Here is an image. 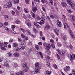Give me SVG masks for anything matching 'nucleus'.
<instances>
[{
	"instance_id": "nucleus-42",
	"label": "nucleus",
	"mask_w": 75,
	"mask_h": 75,
	"mask_svg": "<svg viewBox=\"0 0 75 75\" xmlns=\"http://www.w3.org/2000/svg\"><path fill=\"white\" fill-rule=\"evenodd\" d=\"M20 30L21 31L23 32V33H25V30L21 28Z\"/></svg>"
},
{
	"instance_id": "nucleus-59",
	"label": "nucleus",
	"mask_w": 75,
	"mask_h": 75,
	"mask_svg": "<svg viewBox=\"0 0 75 75\" xmlns=\"http://www.w3.org/2000/svg\"><path fill=\"white\" fill-rule=\"evenodd\" d=\"M69 47L70 49H72L73 48V46H72V45L71 44H70L69 45Z\"/></svg>"
},
{
	"instance_id": "nucleus-22",
	"label": "nucleus",
	"mask_w": 75,
	"mask_h": 75,
	"mask_svg": "<svg viewBox=\"0 0 75 75\" xmlns=\"http://www.w3.org/2000/svg\"><path fill=\"white\" fill-rule=\"evenodd\" d=\"M25 49V46H20L19 47V50H24Z\"/></svg>"
},
{
	"instance_id": "nucleus-21",
	"label": "nucleus",
	"mask_w": 75,
	"mask_h": 75,
	"mask_svg": "<svg viewBox=\"0 0 75 75\" xmlns=\"http://www.w3.org/2000/svg\"><path fill=\"white\" fill-rule=\"evenodd\" d=\"M13 55L16 57H18L19 56V54L18 53L15 52L14 54Z\"/></svg>"
},
{
	"instance_id": "nucleus-46",
	"label": "nucleus",
	"mask_w": 75,
	"mask_h": 75,
	"mask_svg": "<svg viewBox=\"0 0 75 75\" xmlns=\"http://www.w3.org/2000/svg\"><path fill=\"white\" fill-rule=\"evenodd\" d=\"M72 72L73 75H75V71L74 70V69H72Z\"/></svg>"
},
{
	"instance_id": "nucleus-44",
	"label": "nucleus",
	"mask_w": 75,
	"mask_h": 75,
	"mask_svg": "<svg viewBox=\"0 0 75 75\" xmlns=\"http://www.w3.org/2000/svg\"><path fill=\"white\" fill-rule=\"evenodd\" d=\"M18 50L19 49L18 47H15V51H16V52H17V51H18Z\"/></svg>"
},
{
	"instance_id": "nucleus-64",
	"label": "nucleus",
	"mask_w": 75,
	"mask_h": 75,
	"mask_svg": "<svg viewBox=\"0 0 75 75\" xmlns=\"http://www.w3.org/2000/svg\"><path fill=\"white\" fill-rule=\"evenodd\" d=\"M1 49L2 50H6V49L5 47H1Z\"/></svg>"
},
{
	"instance_id": "nucleus-55",
	"label": "nucleus",
	"mask_w": 75,
	"mask_h": 75,
	"mask_svg": "<svg viewBox=\"0 0 75 75\" xmlns=\"http://www.w3.org/2000/svg\"><path fill=\"white\" fill-rule=\"evenodd\" d=\"M24 11L26 13H28V11L26 9V8L24 9Z\"/></svg>"
},
{
	"instance_id": "nucleus-5",
	"label": "nucleus",
	"mask_w": 75,
	"mask_h": 75,
	"mask_svg": "<svg viewBox=\"0 0 75 75\" xmlns=\"http://www.w3.org/2000/svg\"><path fill=\"white\" fill-rule=\"evenodd\" d=\"M57 23L58 27H61V23L59 20H58L57 21Z\"/></svg>"
},
{
	"instance_id": "nucleus-36",
	"label": "nucleus",
	"mask_w": 75,
	"mask_h": 75,
	"mask_svg": "<svg viewBox=\"0 0 75 75\" xmlns=\"http://www.w3.org/2000/svg\"><path fill=\"white\" fill-rule=\"evenodd\" d=\"M20 23V21H19V20H17L15 21V23L16 24H19Z\"/></svg>"
},
{
	"instance_id": "nucleus-62",
	"label": "nucleus",
	"mask_w": 75,
	"mask_h": 75,
	"mask_svg": "<svg viewBox=\"0 0 75 75\" xmlns=\"http://www.w3.org/2000/svg\"><path fill=\"white\" fill-rule=\"evenodd\" d=\"M47 19L49 21H50V18L48 16H47Z\"/></svg>"
},
{
	"instance_id": "nucleus-26",
	"label": "nucleus",
	"mask_w": 75,
	"mask_h": 75,
	"mask_svg": "<svg viewBox=\"0 0 75 75\" xmlns=\"http://www.w3.org/2000/svg\"><path fill=\"white\" fill-rule=\"evenodd\" d=\"M23 68H25V67H28L27 66V64L26 63H24L23 65Z\"/></svg>"
},
{
	"instance_id": "nucleus-54",
	"label": "nucleus",
	"mask_w": 75,
	"mask_h": 75,
	"mask_svg": "<svg viewBox=\"0 0 75 75\" xmlns=\"http://www.w3.org/2000/svg\"><path fill=\"white\" fill-rule=\"evenodd\" d=\"M23 45H24V43L21 42L20 45V46H21L20 47H23Z\"/></svg>"
},
{
	"instance_id": "nucleus-39",
	"label": "nucleus",
	"mask_w": 75,
	"mask_h": 75,
	"mask_svg": "<svg viewBox=\"0 0 75 75\" xmlns=\"http://www.w3.org/2000/svg\"><path fill=\"white\" fill-rule=\"evenodd\" d=\"M14 3L15 4H18V3H19V0H16V1L14 0Z\"/></svg>"
},
{
	"instance_id": "nucleus-40",
	"label": "nucleus",
	"mask_w": 75,
	"mask_h": 75,
	"mask_svg": "<svg viewBox=\"0 0 75 75\" xmlns=\"http://www.w3.org/2000/svg\"><path fill=\"white\" fill-rule=\"evenodd\" d=\"M18 44L17 43H13V46L14 47H17V46H18Z\"/></svg>"
},
{
	"instance_id": "nucleus-45",
	"label": "nucleus",
	"mask_w": 75,
	"mask_h": 75,
	"mask_svg": "<svg viewBox=\"0 0 75 75\" xmlns=\"http://www.w3.org/2000/svg\"><path fill=\"white\" fill-rule=\"evenodd\" d=\"M12 30H14V29L16 28V26L14 25H12L11 27Z\"/></svg>"
},
{
	"instance_id": "nucleus-10",
	"label": "nucleus",
	"mask_w": 75,
	"mask_h": 75,
	"mask_svg": "<svg viewBox=\"0 0 75 75\" xmlns=\"http://www.w3.org/2000/svg\"><path fill=\"white\" fill-rule=\"evenodd\" d=\"M70 18L73 20V21H75V16L73 15H71L70 16Z\"/></svg>"
},
{
	"instance_id": "nucleus-35",
	"label": "nucleus",
	"mask_w": 75,
	"mask_h": 75,
	"mask_svg": "<svg viewBox=\"0 0 75 75\" xmlns=\"http://www.w3.org/2000/svg\"><path fill=\"white\" fill-rule=\"evenodd\" d=\"M4 19H5V20H8V15H5L4 16Z\"/></svg>"
},
{
	"instance_id": "nucleus-17",
	"label": "nucleus",
	"mask_w": 75,
	"mask_h": 75,
	"mask_svg": "<svg viewBox=\"0 0 75 75\" xmlns=\"http://www.w3.org/2000/svg\"><path fill=\"white\" fill-rule=\"evenodd\" d=\"M41 16L42 17H44L45 18V13H44V12L43 11H41Z\"/></svg>"
},
{
	"instance_id": "nucleus-37",
	"label": "nucleus",
	"mask_w": 75,
	"mask_h": 75,
	"mask_svg": "<svg viewBox=\"0 0 75 75\" xmlns=\"http://www.w3.org/2000/svg\"><path fill=\"white\" fill-rule=\"evenodd\" d=\"M51 47L52 48H53V49H54V48H55V45L54 43H52L51 44Z\"/></svg>"
},
{
	"instance_id": "nucleus-48",
	"label": "nucleus",
	"mask_w": 75,
	"mask_h": 75,
	"mask_svg": "<svg viewBox=\"0 0 75 75\" xmlns=\"http://www.w3.org/2000/svg\"><path fill=\"white\" fill-rule=\"evenodd\" d=\"M14 41V40L12 38H10L9 40V42H13Z\"/></svg>"
},
{
	"instance_id": "nucleus-34",
	"label": "nucleus",
	"mask_w": 75,
	"mask_h": 75,
	"mask_svg": "<svg viewBox=\"0 0 75 75\" xmlns=\"http://www.w3.org/2000/svg\"><path fill=\"white\" fill-rule=\"evenodd\" d=\"M13 65L14 67H18V65L16 63H14L13 64Z\"/></svg>"
},
{
	"instance_id": "nucleus-9",
	"label": "nucleus",
	"mask_w": 75,
	"mask_h": 75,
	"mask_svg": "<svg viewBox=\"0 0 75 75\" xmlns=\"http://www.w3.org/2000/svg\"><path fill=\"white\" fill-rule=\"evenodd\" d=\"M33 24L35 27L37 28H40V25H39L38 24L35 23V22H34Z\"/></svg>"
},
{
	"instance_id": "nucleus-29",
	"label": "nucleus",
	"mask_w": 75,
	"mask_h": 75,
	"mask_svg": "<svg viewBox=\"0 0 75 75\" xmlns=\"http://www.w3.org/2000/svg\"><path fill=\"white\" fill-rule=\"evenodd\" d=\"M49 2L50 5L51 6L53 5V1L52 0H49Z\"/></svg>"
},
{
	"instance_id": "nucleus-30",
	"label": "nucleus",
	"mask_w": 75,
	"mask_h": 75,
	"mask_svg": "<svg viewBox=\"0 0 75 75\" xmlns=\"http://www.w3.org/2000/svg\"><path fill=\"white\" fill-rule=\"evenodd\" d=\"M62 18L63 20L64 21H65V20H66V16H65V15H62Z\"/></svg>"
},
{
	"instance_id": "nucleus-51",
	"label": "nucleus",
	"mask_w": 75,
	"mask_h": 75,
	"mask_svg": "<svg viewBox=\"0 0 75 75\" xmlns=\"http://www.w3.org/2000/svg\"><path fill=\"white\" fill-rule=\"evenodd\" d=\"M4 8H8V6L7 4H5L4 5Z\"/></svg>"
},
{
	"instance_id": "nucleus-56",
	"label": "nucleus",
	"mask_w": 75,
	"mask_h": 75,
	"mask_svg": "<svg viewBox=\"0 0 75 75\" xmlns=\"http://www.w3.org/2000/svg\"><path fill=\"white\" fill-rule=\"evenodd\" d=\"M67 11L68 12V13H72V11L70 9H67Z\"/></svg>"
},
{
	"instance_id": "nucleus-27",
	"label": "nucleus",
	"mask_w": 75,
	"mask_h": 75,
	"mask_svg": "<svg viewBox=\"0 0 75 75\" xmlns=\"http://www.w3.org/2000/svg\"><path fill=\"white\" fill-rule=\"evenodd\" d=\"M63 40H64V41H65V42H64V43L65 44L67 43V42H66L65 41V40H67V37H66V36H64L63 37Z\"/></svg>"
},
{
	"instance_id": "nucleus-8",
	"label": "nucleus",
	"mask_w": 75,
	"mask_h": 75,
	"mask_svg": "<svg viewBox=\"0 0 75 75\" xmlns=\"http://www.w3.org/2000/svg\"><path fill=\"white\" fill-rule=\"evenodd\" d=\"M45 72L46 75H50L51 74L52 72L51 71H48V70H47L45 71Z\"/></svg>"
},
{
	"instance_id": "nucleus-2",
	"label": "nucleus",
	"mask_w": 75,
	"mask_h": 75,
	"mask_svg": "<svg viewBox=\"0 0 75 75\" xmlns=\"http://www.w3.org/2000/svg\"><path fill=\"white\" fill-rule=\"evenodd\" d=\"M56 50L58 54H61V55H62V56H63V55H64V54H65V52L63 51H62V53H61V52H60V50L59 49H57Z\"/></svg>"
},
{
	"instance_id": "nucleus-53",
	"label": "nucleus",
	"mask_w": 75,
	"mask_h": 75,
	"mask_svg": "<svg viewBox=\"0 0 75 75\" xmlns=\"http://www.w3.org/2000/svg\"><path fill=\"white\" fill-rule=\"evenodd\" d=\"M8 55L10 57H11V56H12V53L10 52H9L8 53Z\"/></svg>"
},
{
	"instance_id": "nucleus-52",
	"label": "nucleus",
	"mask_w": 75,
	"mask_h": 75,
	"mask_svg": "<svg viewBox=\"0 0 75 75\" xmlns=\"http://www.w3.org/2000/svg\"><path fill=\"white\" fill-rule=\"evenodd\" d=\"M23 38L24 39V40H26V41H27V40H28V37L26 36H25V37Z\"/></svg>"
},
{
	"instance_id": "nucleus-1",
	"label": "nucleus",
	"mask_w": 75,
	"mask_h": 75,
	"mask_svg": "<svg viewBox=\"0 0 75 75\" xmlns=\"http://www.w3.org/2000/svg\"><path fill=\"white\" fill-rule=\"evenodd\" d=\"M45 19L44 18L42 17L40 18V22H38L37 23L40 24V25H42L45 23Z\"/></svg>"
},
{
	"instance_id": "nucleus-14",
	"label": "nucleus",
	"mask_w": 75,
	"mask_h": 75,
	"mask_svg": "<svg viewBox=\"0 0 75 75\" xmlns=\"http://www.w3.org/2000/svg\"><path fill=\"white\" fill-rule=\"evenodd\" d=\"M46 50H49L51 48V45L50 44L47 45L46 46Z\"/></svg>"
},
{
	"instance_id": "nucleus-25",
	"label": "nucleus",
	"mask_w": 75,
	"mask_h": 75,
	"mask_svg": "<svg viewBox=\"0 0 75 75\" xmlns=\"http://www.w3.org/2000/svg\"><path fill=\"white\" fill-rule=\"evenodd\" d=\"M71 59H72L74 60L75 59V54H72L71 56Z\"/></svg>"
},
{
	"instance_id": "nucleus-24",
	"label": "nucleus",
	"mask_w": 75,
	"mask_h": 75,
	"mask_svg": "<svg viewBox=\"0 0 75 75\" xmlns=\"http://www.w3.org/2000/svg\"><path fill=\"white\" fill-rule=\"evenodd\" d=\"M39 70H40V69H35V73H37V74H39V73H40V71H39Z\"/></svg>"
},
{
	"instance_id": "nucleus-28",
	"label": "nucleus",
	"mask_w": 75,
	"mask_h": 75,
	"mask_svg": "<svg viewBox=\"0 0 75 75\" xmlns=\"http://www.w3.org/2000/svg\"><path fill=\"white\" fill-rule=\"evenodd\" d=\"M47 64L49 67V68H51V65H50V62L49 61H47L46 62Z\"/></svg>"
},
{
	"instance_id": "nucleus-32",
	"label": "nucleus",
	"mask_w": 75,
	"mask_h": 75,
	"mask_svg": "<svg viewBox=\"0 0 75 75\" xmlns=\"http://www.w3.org/2000/svg\"><path fill=\"white\" fill-rule=\"evenodd\" d=\"M4 65L6 67H9V64L6 62H5L4 64Z\"/></svg>"
},
{
	"instance_id": "nucleus-61",
	"label": "nucleus",
	"mask_w": 75,
	"mask_h": 75,
	"mask_svg": "<svg viewBox=\"0 0 75 75\" xmlns=\"http://www.w3.org/2000/svg\"><path fill=\"white\" fill-rule=\"evenodd\" d=\"M25 2L27 4H29V0H25Z\"/></svg>"
},
{
	"instance_id": "nucleus-12",
	"label": "nucleus",
	"mask_w": 75,
	"mask_h": 75,
	"mask_svg": "<svg viewBox=\"0 0 75 75\" xmlns=\"http://www.w3.org/2000/svg\"><path fill=\"white\" fill-rule=\"evenodd\" d=\"M30 13L33 18H35V14L33 13V12L31 11L30 12Z\"/></svg>"
},
{
	"instance_id": "nucleus-38",
	"label": "nucleus",
	"mask_w": 75,
	"mask_h": 75,
	"mask_svg": "<svg viewBox=\"0 0 75 75\" xmlns=\"http://www.w3.org/2000/svg\"><path fill=\"white\" fill-rule=\"evenodd\" d=\"M33 30L35 33H38V30H36V29L35 28H33Z\"/></svg>"
},
{
	"instance_id": "nucleus-33",
	"label": "nucleus",
	"mask_w": 75,
	"mask_h": 75,
	"mask_svg": "<svg viewBox=\"0 0 75 75\" xmlns=\"http://www.w3.org/2000/svg\"><path fill=\"white\" fill-rule=\"evenodd\" d=\"M39 55L41 56V58H43V55H42V52H40L39 53Z\"/></svg>"
},
{
	"instance_id": "nucleus-41",
	"label": "nucleus",
	"mask_w": 75,
	"mask_h": 75,
	"mask_svg": "<svg viewBox=\"0 0 75 75\" xmlns=\"http://www.w3.org/2000/svg\"><path fill=\"white\" fill-rule=\"evenodd\" d=\"M27 16L29 18L31 19L32 18V17H31V15L30 14H27Z\"/></svg>"
},
{
	"instance_id": "nucleus-11",
	"label": "nucleus",
	"mask_w": 75,
	"mask_h": 75,
	"mask_svg": "<svg viewBox=\"0 0 75 75\" xmlns=\"http://www.w3.org/2000/svg\"><path fill=\"white\" fill-rule=\"evenodd\" d=\"M32 11L34 13H35L36 12V11L37 10V8L36 7H34L33 8H32Z\"/></svg>"
},
{
	"instance_id": "nucleus-20",
	"label": "nucleus",
	"mask_w": 75,
	"mask_h": 75,
	"mask_svg": "<svg viewBox=\"0 0 75 75\" xmlns=\"http://www.w3.org/2000/svg\"><path fill=\"white\" fill-rule=\"evenodd\" d=\"M41 1L42 3H45L47 4H48V1L47 0H41Z\"/></svg>"
},
{
	"instance_id": "nucleus-47",
	"label": "nucleus",
	"mask_w": 75,
	"mask_h": 75,
	"mask_svg": "<svg viewBox=\"0 0 75 75\" xmlns=\"http://www.w3.org/2000/svg\"><path fill=\"white\" fill-rule=\"evenodd\" d=\"M47 57L46 59L48 61H50V57L48 56H46Z\"/></svg>"
},
{
	"instance_id": "nucleus-63",
	"label": "nucleus",
	"mask_w": 75,
	"mask_h": 75,
	"mask_svg": "<svg viewBox=\"0 0 75 75\" xmlns=\"http://www.w3.org/2000/svg\"><path fill=\"white\" fill-rule=\"evenodd\" d=\"M21 36L23 38H24V37L25 36V35L23 34H21Z\"/></svg>"
},
{
	"instance_id": "nucleus-43",
	"label": "nucleus",
	"mask_w": 75,
	"mask_h": 75,
	"mask_svg": "<svg viewBox=\"0 0 75 75\" xmlns=\"http://www.w3.org/2000/svg\"><path fill=\"white\" fill-rule=\"evenodd\" d=\"M35 48L36 50H39V46H38V45H36L35 46Z\"/></svg>"
},
{
	"instance_id": "nucleus-19",
	"label": "nucleus",
	"mask_w": 75,
	"mask_h": 75,
	"mask_svg": "<svg viewBox=\"0 0 75 75\" xmlns=\"http://www.w3.org/2000/svg\"><path fill=\"white\" fill-rule=\"evenodd\" d=\"M26 25L29 28H31V24L30 23H26Z\"/></svg>"
},
{
	"instance_id": "nucleus-58",
	"label": "nucleus",
	"mask_w": 75,
	"mask_h": 75,
	"mask_svg": "<svg viewBox=\"0 0 75 75\" xmlns=\"http://www.w3.org/2000/svg\"><path fill=\"white\" fill-rule=\"evenodd\" d=\"M50 17L51 18H52V19H54V16L53 15H50Z\"/></svg>"
},
{
	"instance_id": "nucleus-49",
	"label": "nucleus",
	"mask_w": 75,
	"mask_h": 75,
	"mask_svg": "<svg viewBox=\"0 0 75 75\" xmlns=\"http://www.w3.org/2000/svg\"><path fill=\"white\" fill-rule=\"evenodd\" d=\"M28 70V67H27L25 69V72H27Z\"/></svg>"
},
{
	"instance_id": "nucleus-13",
	"label": "nucleus",
	"mask_w": 75,
	"mask_h": 75,
	"mask_svg": "<svg viewBox=\"0 0 75 75\" xmlns=\"http://www.w3.org/2000/svg\"><path fill=\"white\" fill-rule=\"evenodd\" d=\"M69 33L71 36V37L72 38H74V35H73V33H72V30H69Z\"/></svg>"
},
{
	"instance_id": "nucleus-15",
	"label": "nucleus",
	"mask_w": 75,
	"mask_h": 75,
	"mask_svg": "<svg viewBox=\"0 0 75 75\" xmlns=\"http://www.w3.org/2000/svg\"><path fill=\"white\" fill-rule=\"evenodd\" d=\"M54 32L57 34V35H59V30H58V29L57 28H56L54 30Z\"/></svg>"
},
{
	"instance_id": "nucleus-60",
	"label": "nucleus",
	"mask_w": 75,
	"mask_h": 75,
	"mask_svg": "<svg viewBox=\"0 0 75 75\" xmlns=\"http://www.w3.org/2000/svg\"><path fill=\"white\" fill-rule=\"evenodd\" d=\"M36 19L38 20H39L40 19V17H39V16H37L36 18Z\"/></svg>"
},
{
	"instance_id": "nucleus-50",
	"label": "nucleus",
	"mask_w": 75,
	"mask_h": 75,
	"mask_svg": "<svg viewBox=\"0 0 75 75\" xmlns=\"http://www.w3.org/2000/svg\"><path fill=\"white\" fill-rule=\"evenodd\" d=\"M18 41L19 42H21L22 41V39L20 38H18Z\"/></svg>"
},
{
	"instance_id": "nucleus-18",
	"label": "nucleus",
	"mask_w": 75,
	"mask_h": 75,
	"mask_svg": "<svg viewBox=\"0 0 75 75\" xmlns=\"http://www.w3.org/2000/svg\"><path fill=\"white\" fill-rule=\"evenodd\" d=\"M26 33H27L28 35H31V31H30L29 30H27L26 31Z\"/></svg>"
},
{
	"instance_id": "nucleus-3",
	"label": "nucleus",
	"mask_w": 75,
	"mask_h": 75,
	"mask_svg": "<svg viewBox=\"0 0 75 75\" xmlns=\"http://www.w3.org/2000/svg\"><path fill=\"white\" fill-rule=\"evenodd\" d=\"M35 67L37 68V69H41V67L39 66V65H40V63L38 62L35 64Z\"/></svg>"
},
{
	"instance_id": "nucleus-4",
	"label": "nucleus",
	"mask_w": 75,
	"mask_h": 75,
	"mask_svg": "<svg viewBox=\"0 0 75 75\" xmlns=\"http://www.w3.org/2000/svg\"><path fill=\"white\" fill-rule=\"evenodd\" d=\"M23 18L25 19L26 21H28V22H30V20H29L28 18L26 16H25V14H23Z\"/></svg>"
},
{
	"instance_id": "nucleus-31",
	"label": "nucleus",
	"mask_w": 75,
	"mask_h": 75,
	"mask_svg": "<svg viewBox=\"0 0 75 75\" xmlns=\"http://www.w3.org/2000/svg\"><path fill=\"white\" fill-rule=\"evenodd\" d=\"M53 66L54 68L56 69H58V66H57V65L56 64H54Z\"/></svg>"
},
{
	"instance_id": "nucleus-6",
	"label": "nucleus",
	"mask_w": 75,
	"mask_h": 75,
	"mask_svg": "<svg viewBox=\"0 0 75 75\" xmlns=\"http://www.w3.org/2000/svg\"><path fill=\"white\" fill-rule=\"evenodd\" d=\"M16 75H24V73L22 71H19L16 73Z\"/></svg>"
},
{
	"instance_id": "nucleus-23",
	"label": "nucleus",
	"mask_w": 75,
	"mask_h": 75,
	"mask_svg": "<svg viewBox=\"0 0 75 75\" xmlns=\"http://www.w3.org/2000/svg\"><path fill=\"white\" fill-rule=\"evenodd\" d=\"M8 8H10L12 6V4L10 1H9L8 3Z\"/></svg>"
},
{
	"instance_id": "nucleus-57",
	"label": "nucleus",
	"mask_w": 75,
	"mask_h": 75,
	"mask_svg": "<svg viewBox=\"0 0 75 75\" xmlns=\"http://www.w3.org/2000/svg\"><path fill=\"white\" fill-rule=\"evenodd\" d=\"M4 25L7 26L8 25V22H5V23H4Z\"/></svg>"
},
{
	"instance_id": "nucleus-16",
	"label": "nucleus",
	"mask_w": 75,
	"mask_h": 75,
	"mask_svg": "<svg viewBox=\"0 0 75 75\" xmlns=\"http://www.w3.org/2000/svg\"><path fill=\"white\" fill-rule=\"evenodd\" d=\"M61 4L64 7H65L67 6V3L66 2H62Z\"/></svg>"
},
{
	"instance_id": "nucleus-7",
	"label": "nucleus",
	"mask_w": 75,
	"mask_h": 75,
	"mask_svg": "<svg viewBox=\"0 0 75 75\" xmlns=\"http://www.w3.org/2000/svg\"><path fill=\"white\" fill-rule=\"evenodd\" d=\"M69 68H70V67L68 66H66V68H64V70L65 72H67V71L69 69Z\"/></svg>"
}]
</instances>
